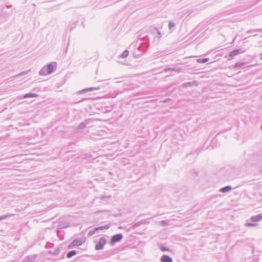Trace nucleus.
<instances>
[{"instance_id": "nucleus-22", "label": "nucleus", "mask_w": 262, "mask_h": 262, "mask_svg": "<svg viewBox=\"0 0 262 262\" xmlns=\"http://www.w3.org/2000/svg\"><path fill=\"white\" fill-rule=\"evenodd\" d=\"M209 60V59L208 58H203V59H198L196 60V61L198 62H200V63H205V62H207V61H208Z\"/></svg>"}, {"instance_id": "nucleus-17", "label": "nucleus", "mask_w": 262, "mask_h": 262, "mask_svg": "<svg viewBox=\"0 0 262 262\" xmlns=\"http://www.w3.org/2000/svg\"><path fill=\"white\" fill-rule=\"evenodd\" d=\"M109 228H110V226L108 225H106L105 226H100V227L95 228V230H96V231L102 230L104 229H108Z\"/></svg>"}, {"instance_id": "nucleus-25", "label": "nucleus", "mask_w": 262, "mask_h": 262, "mask_svg": "<svg viewBox=\"0 0 262 262\" xmlns=\"http://www.w3.org/2000/svg\"><path fill=\"white\" fill-rule=\"evenodd\" d=\"M160 250L162 251H163V252H164V251H170V250L169 248H167L166 247H164L163 246H161L160 247Z\"/></svg>"}, {"instance_id": "nucleus-13", "label": "nucleus", "mask_w": 262, "mask_h": 262, "mask_svg": "<svg viewBox=\"0 0 262 262\" xmlns=\"http://www.w3.org/2000/svg\"><path fill=\"white\" fill-rule=\"evenodd\" d=\"M38 96V95L35 93H28L25 94L23 98H35L37 97Z\"/></svg>"}, {"instance_id": "nucleus-35", "label": "nucleus", "mask_w": 262, "mask_h": 262, "mask_svg": "<svg viewBox=\"0 0 262 262\" xmlns=\"http://www.w3.org/2000/svg\"><path fill=\"white\" fill-rule=\"evenodd\" d=\"M134 55L135 56H139V55H141V54H138L137 55L136 54V53H135V51L134 52Z\"/></svg>"}, {"instance_id": "nucleus-18", "label": "nucleus", "mask_w": 262, "mask_h": 262, "mask_svg": "<svg viewBox=\"0 0 262 262\" xmlns=\"http://www.w3.org/2000/svg\"><path fill=\"white\" fill-rule=\"evenodd\" d=\"M60 251V249L57 248L54 251H49L48 253L54 255H57L59 253Z\"/></svg>"}, {"instance_id": "nucleus-40", "label": "nucleus", "mask_w": 262, "mask_h": 262, "mask_svg": "<svg viewBox=\"0 0 262 262\" xmlns=\"http://www.w3.org/2000/svg\"><path fill=\"white\" fill-rule=\"evenodd\" d=\"M188 12H189V15L190 14H191V12H189V11H188Z\"/></svg>"}, {"instance_id": "nucleus-11", "label": "nucleus", "mask_w": 262, "mask_h": 262, "mask_svg": "<svg viewBox=\"0 0 262 262\" xmlns=\"http://www.w3.org/2000/svg\"><path fill=\"white\" fill-rule=\"evenodd\" d=\"M232 188L231 186L228 185V186H226L223 188H222L220 190V191L223 192V193H226V192H228L229 191H230L232 189Z\"/></svg>"}, {"instance_id": "nucleus-30", "label": "nucleus", "mask_w": 262, "mask_h": 262, "mask_svg": "<svg viewBox=\"0 0 262 262\" xmlns=\"http://www.w3.org/2000/svg\"><path fill=\"white\" fill-rule=\"evenodd\" d=\"M246 225L248 227H252V226H256L257 225V224H255V223H247L246 224Z\"/></svg>"}, {"instance_id": "nucleus-31", "label": "nucleus", "mask_w": 262, "mask_h": 262, "mask_svg": "<svg viewBox=\"0 0 262 262\" xmlns=\"http://www.w3.org/2000/svg\"><path fill=\"white\" fill-rule=\"evenodd\" d=\"M75 26H76L75 23L72 24L70 26V31H72L73 30V29L75 27Z\"/></svg>"}, {"instance_id": "nucleus-10", "label": "nucleus", "mask_w": 262, "mask_h": 262, "mask_svg": "<svg viewBox=\"0 0 262 262\" xmlns=\"http://www.w3.org/2000/svg\"><path fill=\"white\" fill-rule=\"evenodd\" d=\"M46 68L48 71V74H50L54 72V66L52 63L48 64Z\"/></svg>"}, {"instance_id": "nucleus-12", "label": "nucleus", "mask_w": 262, "mask_h": 262, "mask_svg": "<svg viewBox=\"0 0 262 262\" xmlns=\"http://www.w3.org/2000/svg\"><path fill=\"white\" fill-rule=\"evenodd\" d=\"M79 253V252L78 251L76 250H72L69 251L67 255V257L68 258H71L72 256L75 255L76 254Z\"/></svg>"}, {"instance_id": "nucleus-34", "label": "nucleus", "mask_w": 262, "mask_h": 262, "mask_svg": "<svg viewBox=\"0 0 262 262\" xmlns=\"http://www.w3.org/2000/svg\"><path fill=\"white\" fill-rule=\"evenodd\" d=\"M161 34L160 33V32H159V31H158V34H157V37L158 39H160L161 37Z\"/></svg>"}, {"instance_id": "nucleus-14", "label": "nucleus", "mask_w": 262, "mask_h": 262, "mask_svg": "<svg viewBox=\"0 0 262 262\" xmlns=\"http://www.w3.org/2000/svg\"><path fill=\"white\" fill-rule=\"evenodd\" d=\"M40 75H48V71L46 67H43L39 72Z\"/></svg>"}, {"instance_id": "nucleus-9", "label": "nucleus", "mask_w": 262, "mask_h": 262, "mask_svg": "<svg viewBox=\"0 0 262 262\" xmlns=\"http://www.w3.org/2000/svg\"><path fill=\"white\" fill-rule=\"evenodd\" d=\"M243 52H244V51H241V49H236V50H234L231 51L229 55L231 57H234V56L237 55V54H238L239 53H243Z\"/></svg>"}, {"instance_id": "nucleus-3", "label": "nucleus", "mask_w": 262, "mask_h": 262, "mask_svg": "<svg viewBox=\"0 0 262 262\" xmlns=\"http://www.w3.org/2000/svg\"><path fill=\"white\" fill-rule=\"evenodd\" d=\"M106 243V241L105 238L101 237L99 242L95 246V249L96 250H100L102 249Z\"/></svg>"}, {"instance_id": "nucleus-6", "label": "nucleus", "mask_w": 262, "mask_h": 262, "mask_svg": "<svg viewBox=\"0 0 262 262\" xmlns=\"http://www.w3.org/2000/svg\"><path fill=\"white\" fill-rule=\"evenodd\" d=\"M160 261L161 262H172V258L167 255H163L161 257Z\"/></svg>"}, {"instance_id": "nucleus-39", "label": "nucleus", "mask_w": 262, "mask_h": 262, "mask_svg": "<svg viewBox=\"0 0 262 262\" xmlns=\"http://www.w3.org/2000/svg\"><path fill=\"white\" fill-rule=\"evenodd\" d=\"M256 35H257V34H253V35H252V36H256Z\"/></svg>"}, {"instance_id": "nucleus-23", "label": "nucleus", "mask_w": 262, "mask_h": 262, "mask_svg": "<svg viewBox=\"0 0 262 262\" xmlns=\"http://www.w3.org/2000/svg\"><path fill=\"white\" fill-rule=\"evenodd\" d=\"M192 84L190 82H187L183 83L181 85V86L183 88H187V87H190L192 86Z\"/></svg>"}, {"instance_id": "nucleus-2", "label": "nucleus", "mask_w": 262, "mask_h": 262, "mask_svg": "<svg viewBox=\"0 0 262 262\" xmlns=\"http://www.w3.org/2000/svg\"><path fill=\"white\" fill-rule=\"evenodd\" d=\"M123 238V235L121 233H118L112 236L110 244L113 245L115 243L120 242Z\"/></svg>"}, {"instance_id": "nucleus-29", "label": "nucleus", "mask_w": 262, "mask_h": 262, "mask_svg": "<svg viewBox=\"0 0 262 262\" xmlns=\"http://www.w3.org/2000/svg\"><path fill=\"white\" fill-rule=\"evenodd\" d=\"M97 231L96 230H95V229L93 230L90 231L88 233V236H91L94 235L95 233V232Z\"/></svg>"}, {"instance_id": "nucleus-21", "label": "nucleus", "mask_w": 262, "mask_h": 262, "mask_svg": "<svg viewBox=\"0 0 262 262\" xmlns=\"http://www.w3.org/2000/svg\"><path fill=\"white\" fill-rule=\"evenodd\" d=\"M129 54V52L127 50H124L122 54L120 55V57L121 58H125Z\"/></svg>"}, {"instance_id": "nucleus-16", "label": "nucleus", "mask_w": 262, "mask_h": 262, "mask_svg": "<svg viewBox=\"0 0 262 262\" xmlns=\"http://www.w3.org/2000/svg\"><path fill=\"white\" fill-rule=\"evenodd\" d=\"M245 63H244V62H236L234 64V68H235L243 69V67L245 66Z\"/></svg>"}, {"instance_id": "nucleus-7", "label": "nucleus", "mask_w": 262, "mask_h": 262, "mask_svg": "<svg viewBox=\"0 0 262 262\" xmlns=\"http://www.w3.org/2000/svg\"><path fill=\"white\" fill-rule=\"evenodd\" d=\"M96 90H99V88H95V87H92V88H90L84 89H83V90H82L81 91H78L77 92V94H83V93H86V92H91V91H93Z\"/></svg>"}, {"instance_id": "nucleus-32", "label": "nucleus", "mask_w": 262, "mask_h": 262, "mask_svg": "<svg viewBox=\"0 0 262 262\" xmlns=\"http://www.w3.org/2000/svg\"><path fill=\"white\" fill-rule=\"evenodd\" d=\"M90 157H92V155L91 154H86L84 155V158H90Z\"/></svg>"}, {"instance_id": "nucleus-8", "label": "nucleus", "mask_w": 262, "mask_h": 262, "mask_svg": "<svg viewBox=\"0 0 262 262\" xmlns=\"http://www.w3.org/2000/svg\"><path fill=\"white\" fill-rule=\"evenodd\" d=\"M262 220V213L251 217V220L253 222H259Z\"/></svg>"}, {"instance_id": "nucleus-26", "label": "nucleus", "mask_w": 262, "mask_h": 262, "mask_svg": "<svg viewBox=\"0 0 262 262\" xmlns=\"http://www.w3.org/2000/svg\"><path fill=\"white\" fill-rule=\"evenodd\" d=\"M175 25H176L174 23L170 21L169 23L168 28L169 29H172V28H174Z\"/></svg>"}, {"instance_id": "nucleus-1", "label": "nucleus", "mask_w": 262, "mask_h": 262, "mask_svg": "<svg viewBox=\"0 0 262 262\" xmlns=\"http://www.w3.org/2000/svg\"><path fill=\"white\" fill-rule=\"evenodd\" d=\"M85 241V238L84 237L76 238L68 246V248L71 249L73 247L80 246L82 244L84 243Z\"/></svg>"}, {"instance_id": "nucleus-15", "label": "nucleus", "mask_w": 262, "mask_h": 262, "mask_svg": "<svg viewBox=\"0 0 262 262\" xmlns=\"http://www.w3.org/2000/svg\"><path fill=\"white\" fill-rule=\"evenodd\" d=\"M14 215H15V214H13V213H9V214H5V215H2V216H0V221L3 220L7 219H8L9 217L13 216Z\"/></svg>"}, {"instance_id": "nucleus-20", "label": "nucleus", "mask_w": 262, "mask_h": 262, "mask_svg": "<svg viewBox=\"0 0 262 262\" xmlns=\"http://www.w3.org/2000/svg\"><path fill=\"white\" fill-rule=\"evenodd\" d=\"M85 123H87V122H82L80 123L78 126V129L79 130L84 129L86 126Z\"/></svg>"}, {"instance_id": "nucleus-24", "label": "nucleus", "mask_w": 262, "mask_h": 262, "mask_svg": "<svg viewBox=\"0 0 262 262\" xmlns=\"http://www.w3.org/2000/svg\"><path fill=\"white\" fill-rule=\"evenodd\" d=\"M29 71H30V70H27V71L22 72L20 73L19 74H18V75H16L15 76V77H20V76L25 75L28 74Z\"/></svg>"}, {"instance_id": "nucleus-27", "label": "nucleus", "mask_w": 262, "mask_h": 262, "mask_svg": "<svg viewBox=\"0 0 262 262\" xmlns=\"http://www.w3.org/2000/svg\"><path fill=\"white\" fill-rule=\"evenodd\" d=\"M53 246H54L53 244L48 242L47 243L45 247L46 248H51L53 247Z\"/></svg>"}, {"instance_id": "nucleus-19", "label": "nucleus", "mask_w": 262, "mask_h": 262, "mask_svg": "<svg viewBox=\"0 0 262 262\" xmlns=\"http://www.w3.org/2000/svg\"><path fill=\"white\" fill-rule=\"evenodd\" d=\"M261 31H262L261 29H257L248 30L247 31V34H253L255 32H261Z\"/></svg>"}, {"instance_id": "nucleus-33", "label": "nucleus", "mask_w": 262, "mask_h": 262, "mask_svg": "<svg viewBox=\"0 0 262 262\" xmlns=\"http://www.w3.org/2000/svg\"><path fill=\"white\" fill-rule=\"evenodd\" d=\"M161 223L164 226L167 225V221H162Z\"/></svg>"}, {"instance_id": "nucleus-28", "label": "nucleus", "mask_w": 262, "mask_h": 262, "mask_svg": "<svg viewBox=\"0 0 262 262\" xmlns=\"http://www.w3.org/2000/svg\"><path fill=\"white\" fill-rule=\"evenodd\" d=\"M84 122H87V123H85L86 126L89 125L93 122V120L91 119H86Z\"/></svg>"}, {"instance_id": "nucleus-38", "label": "nucleus", "mask_w": 262, "mask_h": 262, "mask_svg": "<svg viewBox=\"0 0 262 262\" xmlns=\"http://www.w3.org/2000/svg\"><path fill=\"white\" fill-rule=\"evenodd\" d=\"M140 50V48L139 47H138L137 49V51H138V50Z\"/></svg>"}, {"instance_id": "nucleus-4", "label": "nucleus", "mask_w": 262, "mask_h": 262, "mask_svg": "<svg viewBox=\"0 0 262 262\" xmlns=\"http://www.w3.org/2000/svg\"><path fill=\"white\" fill-rule=\"evenodd\" d=\"M38 257L37 254H33L28 255L24 258V262H34L35 260Z\"/></svg>"}, {"instance_id": "nucleus-5", "label": "nucleus", "mask_w": 262, "mask_h": 262, "mask_svg": "<svg viewBox=\"0 0 262 262\" xmlns=\"http://www.w3.org/2000/svg\"><path fill=\"white\" fill-rule=\"evenodd\" d=\"M182 68L180 67L173 68H165L163 70L164 72H167L169 71H174L178 73H180L182 72Z\"/></svg>"}, {"instance_id": "nucleus-36", "label": "nucleus", "mask_w": 262, "mask_h": 262, "mask_svg": "<svg viewBox=\"0 0 262 262\" xmlns=\"http://www.w3.org/2000/svg\"><path fill=\"white\" fill-rule=\"evenodd\" d=\"M101 198V199L103 200V199H104V198H105V196H102Z\"/></svg>"}, {"instance_id": "nucleus-37", "label": "nucleus", "mask_w": 262, "mask_h": 262, "mask_svg": "<svg viewBox=\"0 0 262 262\" xmlns=\"http://www.w3.org/2000/svg\"><path fill=\"white\" fill-rule=\"evenodd\" d=\"M259 173L262 174V169L259 171Z\"/></svg>"}]
</instances>
